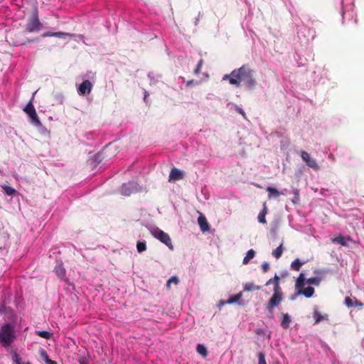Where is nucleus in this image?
I'll return each mask as SVG.
<instances>
[{
  "instance_id": "f257e3e1",
  "label": "nucleus",
  "mask_w": 364,
  "mask_h": 364,
  "mask_svg": "<svg viewBox=\"0 0 364 364\" xmlns=\"http://www.w3.org/2000/svg\"><path fill=\"white\" fill-rule=\"evenodd\" d=\"M255 71L248 65H242L237 69H234L230 74L225 75L223 80H229L230 84L239 87L241 83L249 90H254L257 86L255 77Z\"/></svg>"
},
{
  "instance_id": "f03ea898",
  "label": "nucleus",
  "mask_w": 364,
  "mask_h": 364,
  "mask_svg": "<svg viewBox=\"0 0 364 364\" xmlns=\"http://www.w3.org/2000/svg\"><path fill=\"white\" fill-rule=\"evenodd\" d=\"M279 282L280 277L275 274L273 278L269 279L265 284V286L273 285V294L265 305V309L272 314L274 312V309L277 307L284 299V293Z\"/></svg>"
},
{
  "instance_id": "7ed1b4c3",
  "label": "nucleus",
  "mask_w": 364,
  "mask_h": 364,
  "mask_svg": "<svg viewBox=\"0 0 364 364\" xmlns=\"http://www.w3.org/2000/svg\"><path fill=\"white\" fill-rule=\"evenodd\" d=\"M15 339L16 334L13 325L6 323L0 328V343L3 346H10Z\"/></svg>"
},
{
  "instance_id": "20e7f679",
  "label": "nucleus",
  "mask_w": 364,
  "mask_h": 364,
  "mask_svg": "<svg viewBox=\"0 0 364 364\" xmlns=\"http://www.w3.org/2000/svg\"><path fill=\"white\" fill-rule=\"evenodd\" d=\"M306 278L304 273H301L296 280L295 287L299 294H303L306 298H310L314 293V288L308 287L304 288Z\"/></svg>"
},
{
  "instance_id": "39448f33",
  "label": "nucleus",
  "mask_w": 364,
  "mask_h": 364,
  "mask_svg": "<svg viewBox=\"0 0 364 364\" xmlns=\"http://www.w3.org/2000/svg\"><path fill=\"white\" fill-rule=\"evenodd\" d=\"M151 234L156 239L160 240L162 243L165 244L170 249H173V245L171 243V240L169 235L161 230V229L156 228L150 230Z\"/></svg>"
},
{
  "instance_id": "423d86ee",
  "label": "nucleus",
  "mask_w": 364,
  "mask_h": 364,
  "mask_svg": "<svg viewBox=\"0 0 364 364\" xmlns=\"http://www.w3.org/2000/svg\"><path fill=\"white\" fill-rule=\"evenodd\" d=\"M41 27V22L38 18V14L37 10H36L32 16L28 19L26 24V29L28 32L32 33L34 31H38Z\"/></svg>"
},
{
  "instance_id": "0eeeda50",
  "label": "nucleus",
  "mask_w": 364,
  "mask_h": 364,
  "mask_svg": "<svg viewBox=\"0 0 364 364\" xmlns=\"http://www.w3.org/2000/svg\"><path fill=\"white\" fill-rule=\"evenodd\" d=\"M23 111L29 116V117L31 119L32 122L36 125L38 126V125L41 124V122L39 120V118L38 117V114L36 112L35 107H34L31 100L24 107Z\"/></svg>"
},
{
  "instance_id": "6e6552de",
  "label": "nucleus",
  "mask_w": 364,
  "mask_h": 364,
  "mask_svg": "<svg viewBox=\"0 0 364 364\" xmlns=\"http://www.w3.org/2000/svg\"><path fill=\"white\" fill-rule=\"evenodd\" d=\"M301 157L309 167L313 168L315 171H318L319 169V166L317 164L316 159L311 158L307 151H301Z\"/></svg>"
},
{
  "instance_id": "1a4fd4ad",
  "label": "nucleus",
  "mask_w": 364,
  "mask_h": 364,
  "mask_svg": "<svg viewBox=\"0 0 364 364\" xmlns=\"http://www.w3.org/2000/svg\"><path fill=\"white\" fill-rule=\"evenodd\" d=\"M92 84L89 80H85L77 87V92L80 95L90 94L92 89Z\"/></svg>"
},
{
  "instance_id": "9d476101",
  "label": "nucleus",
  "mask_w": 364,
  "mask_h": 364,
  "mask_svg": "<svg viewBox=\"0 0 364 364\" xmlns=\"http://www.w3.org/2000/svg\"><path fill=\"white\" fill-rule=\"evenodd\" d=\"M184 176H185V171H184L180 170V169L176 168H173L171 170V172H170V174H169L168 181H179V180L183 179Z\"/></svg>"
},
{
  "instance_id": "9b49d317",
  "label": "nucleus",
  "mask_w": 364,
  "mask_h": 364,
  "mask_svg": "<svg viewBox=\"0 0 364 364\" xmlns=\"http://www.w3.org/2000/svg\"><path fill=\"white\" fill-rule=\"evenodd\" d=\"M279 316L281 320V322H280L281 326L284 329H287L290 326V323L291 322V318L290 315L287 313V314L281 313L279 315Z\"/></svg>"
},
{
  "instance_id": "f8f14e48",
  "label": "nucleus",
  "mask_w": 364,
  "mask_h": 364,
  "mask_svg": "<svg viewBox=\"0 0 364 364\" xmlns=\"http://www.w3.org/2000/svg\"><path fill=\"white\" fill-rule=\"evenodd\" d=\"M198 223L202 232H207L210 230L209 224L203 215L198 217Z\"/></svg>"
},
{
  "instance_id": "ddd939ff",
  "label": "nucleus",
  "mask_w": 364,
  "mask_h": 364,
  "mask_svg": "<svg viewBox=\"0 0 364 364\" xmlns=\"http://www.w3.org/2000/svg\"><path fill=\"white\" fill-rule=\"evenodd\" d=\"M345 304L348 306V307H353V306H363V304L358 301L356 299L355 297H350V296H346L345 298Z\"/></svg>"
},
{
  "instance_id": "4468645a",
  "label": "nucleus",
  "mask_w": 364,
  "mask_h": 364,
  "mask_svg": "<svg viewBox=\"0 0 364 364\" xmlns=\"http://www.w3.org/2000/svg\"><path fill=\"white\" fill-rule=\"evenodd\" d=\"M38 353L41 358L45 361L46 364H58L56 361L49 358L47 352L43 348H40Z\"/></svg>"
},
{
  "instance_id": "2eb2a0df",
  "label": "nucleus",
  "mask_w": 364,
  "mask_h": 364,
  "mask_svg": "<svg viewBox=\"0 0 364 364\" xmlns=\"http://www.w3.org/2000/svg\"><path fill=\"white\" fill-rule=\"evenodd\" d=\"M313 318L315 320L314 324H317L323 320H328V316L326 314H321L318 310L314 311Z\"/></svg>"
},
{
  "instance_id": "dca6fc26",
  "label": "nucleus",
  "mask_w": 364,
  "mask_h": 364,
  "mask_svg": "<svg viewBox=\"0 0 364 364\" xmlns=\"http://www.w3.org/2000/svg\"><path fill=\"white\" fill-rule=\"evenodd\" d=\"M42 36L65 38V36H71V34L64 32H46L43 33Z\"/></svg>"
},
{
  "instance_id": "f3484780",
  "label": "nucleus",
  "mask_w": 364,
  "mask_h": 364,
  "mask_svg": "<svg viewBox=\"0 0 364 364\" xmlns=\"http://www.w3.org/2000/svg\"><path fill=\"white\" fill-rule=\"evenodd\" d=\"M267 213V207L266 203L264 202L263 203L262 210L260 211V213H259L258 217H257L258 221L260 223H262V224L267 223V220L265 219V216H266Z\"/></svg>"
},
{
  "instance_id": "a211bd4d",
  "label": "nucleus",
  "mask_w": 364,
  "mask_h": 364,
  "mask_svg": "<svg viewBox=\"0 0 364 364\" xmlns=\"http://www.w3.org/2000/svg\"><path fill=\"white\" fill-rule=\"evenodd\" d=\"M267 191L269 193V199H271L272 198H278L281 195V193L277 189L272 187H267Z\"/></svg>"
},
{
  "instance_id": "6ab92c4d",
  "label": "nucleus",
  "mask_w": 364,
  "mask_h": 364,
  "mask_svg": "<svg viewBox=\"0 0 364 364\" xmlns=\"http://www.w3.org/2000/svg\"><path fill=\"white\" fill-rule=\"evenodd\" d=\"M331 240L333 243L340 244L342 246L345 247L348 246V244L346 241V238L341 235H338L337 237L333 238Z\"/></svg>"
},
{
  "instance_id": "aec40b11",
  "label": "nucleus",
  "mask_w": 364,
  "mask_h": 364,
  "mask_svg": "<svg viewBox=\"0 0 364 364\" xmlns=\"http://www.w3.org/2000/svg\"><path fill=\"white\" fill-rule=\"evenodd\" d=\"M55 272L60 278H63L65 275V269L62 264H60L55 267Z\"/></svg>"
},
{
  "instance_id": "412c9836",
  "label": "nucleus",
  "mask_w": 364,
  "mask_h": 364,
  "mask_svg": "<svg viewBox=\"0 0 364 364\" xmlns=\"http://www.w3.org/2000/svg\"><path fill=\"white\" fill-rule=\"evenodd\" d=\"M255 256V252L253 250H250L247 251L246 256L244 257L242 263L244 264H247L249 263L250 259H252Z\"/></svg>"
},
{
  "instance_id": "4be33fe9",
  "label": "nucleus",
  "mask_w": 364,
  "mask_h": 364,
  "mask_svg": "<svg viewBox=\"0 0 364 364\" xmlns=\"http://www.w3.org/2000/svg\"><path fill=\"white\" fill-rule=\"evenodd\" d=\"M244 291H250L252 290H260L262 289L261 286H256L252 283H246L244 287Z\"/></svg>"
},
{
  "instance_id": "5701e85b",
  "label": "nucleus",
  "mask_w": 364,
  "mask_h": 364,
  "mask_svg": "<svg viewBox=\"0 0 364 364\" xmlns=\"http://www.w3.org/2000/svg\"><path fill=\"white\" fill-rule=\"evenodd\" d=\"M196 350L203 358L207 357L208 351L205 346H203V344H198L196 346Z\"/></svg>"
},
{
  "instance_id": "b1692460",
  "label": "nucleus",
  "mask_w": 364,
  "mask_h": 364,
  "mask_svg": "<svg viewBox=\"0 0 364 364\" xmlns=\"http://www.w3.org/2000/svg\"><path fill=\"white\" fill-rule=\"evenodd\" d=\"M242 292H240L232 296H230L228 300L225 301V304H231L238 301L242 298Z\"/></svg>"
},
{
  "instance_id": "393cba45",
  "label": "nucleus",
  "mask_w": 364,
  "mask_h": 364,
  "mask_svg": "<svg viewBox=\"0 0 364 364\" xmlns=\"http://www.w3.org/2000/svg\"><path fill=\"white\" fill-rule=\"evenodd\" d=\"M283 252V243H282L277 248L272 252V255L276 258L279 259L281 257Z\"/></svg>"
},
{
  "instance_id": "a878e982",
  "label": "nucleus",
  "mask_w": 364,
  "mask_h": 364,
  "mask_svg": "<svg viewBox=\"0 0 364 364\" xmlns=\"http://www.w3.org/2000/svg\"><path fill=\"white\" fill-rule=\"evenodd\" d=\"M303 263L300 262L299 259H296L291 264V268L295 271H299Z\"/></svg>"
},
{
  "instance_id": "bb28decb",
  "label": "nucleus",
  "mask_w": 364,
  "mask_h": 364,
  "mask_svg": "<svg viewBox=\"0 0 364 364\" xmlns=\"http://www.w3.org/2000/svg\"><path fill=\"white\" fill-rule=\"evenodd\" d=\"M36 333L41 338L49 339L52 336V333L47 331H38Z\"/></svg>"
},
{
  "instance_id": "cd10ccee",
  "label": "nucleus",
  "mask_w": 364,
  "mask_h": 364,
  "mask_svg": "<svg viewBox=\"0 0 364 364\" xmlns=\"http://www.w3.org/2000/svg\"><path fill=\"white\" fill-rule=\"evenodd\" d=\"M4 193L8 196H13L16 193V191L11 186H2Z\"/></svg>"
},
{
  "instance_id": "c85d7f7f",
  "label": "nucleus",
  "mask_w": 364,
  "mask_h": 364,
  "mask_svg": "<svg viewBox=\"0 0 364 364\" xmlns=\"http://www.w3.org/2000/svg\"><path fill=\"white\" fill-rule=\"evenodd\" d=\"M12 360L15 364H23L22 358L16 352L13 353Z\"/></svg>"
},
{
  "instance_id": "c756f323",
  "label": "nucleus",
  "mask_w": 364,
  "mask_h": 364,
  "mask_svg": "<svg viewBox=\"0 0 364 364\" xmlns=\"http://www.w3.org/2000/svg\"><path fill=\"white\" fill-rule=\"evenodd\" d=\"M136 249L139 252H142L146 250V244L145 242L138 241Z\"/></svg>"
},
{
  "instance_id": "7c9ffc66",
  "label": "nucleus",
  "mask_w": 364,
  "mask_h": 364,
  "mask_svg": "<svg viewBox=\"0 0 364 364\" xmlns=\"http://www.w3.org/2000/svg\"><path fill=\"white\" fill-rule=\"evenodd\" d=\"M306 283L318 286L320 283V279L318 277H311L306 280Z\"/></svg>"
},
{
  "instance_id": "2f4dec72",
  "label": "nucleus",
  "mask_w": 364,
  "mask_h": 364,
  "mask_svg": "<svg viewBox=\"0 0 364 364\" xmlns=\"http://www.w3.org/2000/svg\"><path fill=\"white\" fill-rule=\"evenodd\" d=\"M171 283H173L175 284H177L178 283V279L177 277H171L167 282V284H166V286H167V288H170V285Z\"/></svg>"
},
{
  "instance_id": "473e14b6",
  "label": "nucleus",
  "mask_w": 364,
  "mask_h": 364,
  "mask_svg": "<svg viewBox=\"0 0 364 364\" xmlns=\"http://www.w3.org/2000/svg\"><path fill=\"white\" fill-rule=\"evenodd\" d=\"M203 65V60L202 58L198 63V65L194 70L195 74L198 75L200 72L201 68Z\"/></svg>"
},
{
  "instance_id": "72a5a7b5",
  "label": "nucleus",
  "mask_w": 364,
  "mask_h": 364,
  "mask_svg": "<svg viewBox=\"0 0 364 364\" xmlns=\"http://www.w3.org/2000/svg\"><path fill=\"white\" fill-rule=\"evenodd\" d=\"M258 364H267L265 360V354L264 353H259Z\"/></svg>"
},
{
  "instance_id": "f704fd0d",
  "label": "nucleus",
  "mask_w": 364,
  "mask_h": 364,
  "mask_svg": "<svg viewBox=\"0 0 364 364\" xmlns=\"http://www.w3.org/2000/svg\"><path fill=\"white\" fill-rule=\"evenodd\" d=\"M262 269L264 272H268L269 269V264L267 262L263 263L262 265Z\"/></svg>"
},
{
  "instance_id": "c9c22d12",
  "label": "nucleus",
  "mask_w": 364,
  "mask_h": 364,
  "mask_svg": "<svg viewBox=\"0 0 364 364\" xmlns=\"http://www.w3.org/2000/svg\"><path fill=\"white\" fill-rule=\"evenodd\" d=\"M294 193H295V198L292 200V202H293V203L296 204V203H297V202L299 199V192L297 190L294 191Z\"/></svg>"
},
{
  "instance_id": "e433bc0d",
  "label": "nucleus",
  "mask_w": 364,
  "mask_h": 364,
  "mask_svg": "<svg viewBox=\"0 0 364 364\" xmlns=\"http://www.w3.org/2000/svg\"><path fill=\"white\" fill-rule=\"evenodd\" d=\"M237 111L240 114H241L244 117H245V112L243 111V109H241V108H240V107H237Z\"/></svg>"
},
{
  "instance_id": "4c0bfd02",
  "label": "nucleus",
  "mask_w": 364,
  "mask_h": 364,
  "mask_svg": "<svg viewBox=\"0 0 364 364\" xmlns=\"http://www.w3.org/2000/svg\"><path fill=\"white\" fill-rule=\"evenodd\" d=\"M124 187H125V186H123L122 187V193H123V194H124V195H127V196L129 195V193H128V192H127V191H124Z\"/></svg>"
},
{
  "instance_id": "58836bf2",
  "label": "nucleus",
  "mask_w": 364,
  "mask_h": 364,
  "mask_svg": "<svg viewBox=\"0 0 364 364\" xmlns=\"http://www.w3.org/2000/svg\"><path fill=\"white\" fill-rule=\"evenodd\" d=\"M346 238V241H351L353 242V239L351 238L350 236H346V237H344Z\"/></svg>"
},
{
  "instance_id": "ea45409f",
  "label": "nucleus",
  "mask_w": 364,
  "mask_h": 364,
  "mask_svg": "<svg viewBox=\"0 0 364 364\" xmlns=\"http://www.w3.org/2000/svg\"><path fill=\"white\" fill-rule=\"evenodd\" d=\"M225 301H226L221 300V301H220V305H225V304H225Z\"/></svg>"
},
{
  "instance_id": "a19ab883",
  "label": "nucleus",
  "mask_w": 364,
  "mask_h": 364,
  "mask_svg": "<svg viewBox=\"0 0 364 364\" xmlns=\"http://www.w3.org/2000/svg\"><path fill=\"white\" fill-rule=\"evenodd\" d=\"M26 364H31L30 362H27Z\"/></svg>"
}]
</instances>
